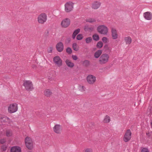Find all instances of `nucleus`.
Segmentation results:
<instances>
[{
	"label": "nucleus",
	"instance_id": "obj_13",
	"mask_svg": "<svg viewBox=\"0 0 152 152\" xmlns=\"http://www.w3.org/2000/svg\"><path fill=\"white\" fill-rule=\"evenodd\" d=\"M143 16L146 20H150L152 19V13L150 12H145L143 14Z\"/></svg>",
	"mask_w": 152,
	"mask_h": 152
},
{
	"label": "nucleus",
	"instance_id": "obj_1",
	"mask_svg": "<svg viewBox=\"0 0 152 152\" xmlns=\"http://www.w3.org/2000/svg\"><path fill=\"white\" fill-rule=\"evenodd\" d=\"M110 58L109 55L106 53L102 54L100 57L99 62L101 64H105L109 61Z\"/></svg>",
	"mask_w": 152,
	"mask_h": 152
},
{
	"label": "nucleus",
	"instance_id": "obj_34",
	"mask_svg": "<svg viewBox=\"0 0 152 152\" xmlns=\"http://www.w3.org/2000/svg\"><path fill=\"white\" fill-rule=\"evenodd\" d=\"M102 41L105 43H106L108 41V39L106 37H103L102 39Z\"/></svg>",
	"mask_w": 152,
	"mask_h": 152
},
{
	"label": "nucleus",
	"instance_id": "obj_32",
	"mask_svg": "<svg viewBox=\"0 0 152 152\" xmlns=\"http://www.w3.org/2000/svg\"><path fill=\"white\" fill-rule=\"evenodd\" d=\"M12 134V132L9 130H7L6 132V135L8 137H10Z\"/></svg>",
	"mask_w": 152,
	"mask_h": 152
},
{
	"label": "nucleus",
	"instance_id": "obj_44",
	"mask_svg": "<svg viewBox=\"0 0 152 152\" xmlns=\"http://www.w3.org/2000/svg\"><path fill=\"white\" fill-rule=\"evenodd\" d=\"M151 128L152 129V122L151 123Z\"/></svg>",
	"mask_w": 152,
	"mask_h": 152
},
{
	"label": "nucleus",
	"instance_id": "obj_8",
	"mask_svg": "<svg viewBox=\"0 0 152 152\" xmlns=\"http://www.w3.org/2000/svg\"><path fill=\"white\" fill-rule=\"evenodd\" d=\"M87 80L88 83L90 84H93L96 81V77L92 75H88L87 77Z\"/></svg>",
	"mask_w": 152,
	"mask_h": 152
},
{
	"label": "nucleus",
	"instance_id": "obj_25",
	"mask_svg": "<svg viewBox=\"0 0 152 152\" xmlns=\"http://www.w3.org/2000/svg\"><path fill=\"white\" fill-rule=\"evenodd\" d=\"M83 152H93V151L91 148H87L84 149Z\"/></svg>",
	"mask_w": 152,
	"mask_h": 152
},
{
	"label": "nucleus",
	"instance_id": "obj_46",
	"mask_svg": "<svg viewBox=\"0 0 152 152\" xmlns=\"http://www.w3.org/2000/svg\"><path fill=\"white\" fill-rule=\"evenodd\" d=\"M107 46V45H105L104 46V47H106V46Z\"/></svg>",
	"mask_w": 152,
	"mask_h": 152
},
{
	"label": "nucleus",
	"instance_id": "obj_28",
	"mask_svg": "<svg viewBox=\"0 0 152 152\" xmlns=\"http://www.w3.org/2000/svg\"><path fill=\"white\" fill-rule=\"evenodd\" d=\"M93 39L96 41L98 40L99 39V35L97 34H95L93 36Z\"/></svg>",
	"mask_w": 152,
	"mask_h": 152
},
{
	"label": "nucleus",
	"instance_id": "obj_45",
	"mask_svg": "<svg viewBox=\"0 0 152 152\" xmlns=\"http://www.w3.org/2000/svg\"><path fill=\"white\" fill-rule=\"evenodd\" d=\"M6 150V148H5L4 149V150Z\"/></svg>",
	"mask_w": 152,
	"mask_h": 152
},
{
	"label": "nucleus",
	"instance_id": "obj_36",
	"mask_svg": "<svg viewBox=\"0 0 152 152\" xmlns=\"http://www.w3.org/2000/svg\"><path fill=\"white\" fill-rule=\"evenodd\" d=\"M53 49V48L52 47H50L48 49V51L49 53H51Z\"/></svg>",
	"mask_w": 152,
	"mask_h": 152
},
{
	"label": "nucleus",
	"instance_id": "obj_19",
	"mask_svg": "<svg viewBox=\"0 0 152 152\" xmlns=\"http://www.w3.org/2000/svg\"><path fill=\"white\" fill-rule=\"evenodd\" d=\"M65 62L67 65L69 67L72 68L74 66V64L68 59L66 60L65 61Z\"/></svg>",
	"mask_w": 152,
	"mask_h": 152
},
{
	"label": "nucleus",
	"instance_id": "obj_7",
	"mask_svg": "<svg viewBox=\"0 0 152 152\" xmlns=\"http://www.w3.org/2000/svg\"><path fill=\"white\" fill-rule=\"evenodd\" d=\"M132 132L130 129H128L126 132L124 137L123 140L125 142H127L129 141L131 138Z\"/></svg>",
	"mask_w": 152,
	"mask_h": 152
},
{
	"label": "nucleus",
	"instance_id": "obj_12",
	"mask_svg": "<svg viewBox=\"0 0 152 152\" xmlns=\"http://www.w3.org/2000/svg\"><path fill=\"white\" fill-rule=\"evenodd\" d=\"M111 32L112 37L114 39H116L118 38V35L116 29L114 28H111Z\"/></svg>",
	"mask_w": 152,
	"mask_h": 152
},
{
	"label": "nucleus",
	"instance_id": "obj_24",
	"mask_svg": "<svg viewBox=\"0 0 152 152\" xmlns=\"http://www.w3.org/2000/svg\"><path fill=\"white\" fill-rule=\"evenodd\" d=\"M72 48L74 50L77 51L79 50V47L77 44L75 43H74L72 45Z\"/></svg>",
	"mask_w": 152,
	"mask_h": 152
},
{
	"label": "nucleus",
	"instance_id": "obj_11",
	"mask_svg": "<svg viewBox=\"0 0 152 152\" xmlns=\"http://www.w3.org/2000/svg\"><path fill=\"white\" fill-rule=\"evenodd\" d=\"M70 24V20L69 18H66L63 20L61 23V25L63 28L68 27Z\"/></svg>",
	"mask_w": 152,
	"mask_h": 152
},
{
	"label": "nucleus",
	"instance_id": "obj_5",
	"mask_svg": "<svg viewBox=\"0 0 152 152\" xmlns=\"http://www.w3.org/2000/svg\"><path fill=\"white\" fill-rule=\"evenodd\" d=\"M47 20V15L45 13H43L39 15L37 18L38 22L40 24H43Z\"/></svg>",
	"mask_w": 152,
	"mask_h": 152
},
{
	"label": "nucleus",
	"instance_id": "obj_26",
	"mask_svg": "<svg viewBox=\"0 0 152 152\" xmlns=\"http://www.w3.org/2000/svg\"><path fill=\"white\" fill-rule=\"evenodd\" d=\"M26 145L28 149L29 150H32L33 148V143H30L28 144H26Z\"/></svg>",
	"mask_w": 152,
	"mask_h": 152
},
{
	"label": "nucleus",
	"instance_id": "obj_35",
	"mask_svg": "<svg viewBox=\"0 0 152 152\" xmlns=\"http://www.w3.org/2000/svg\"><path fill=\"white\" fill-rule=\"evenodd\" d=\"M89 64V61L88 60H85L83 62V64L85 66H87Z\"/></svg>",
	"mask_w": 152,
	"mask_h": 152
},
{
	"label": "nucleus",
	"instance_id": "obj_23",
	"mask_svg": "<svg viewBox=\"0 0 152 152\" xmlns=\"http://www.w3.org/2000/svg\"><path fill=\"white\" fill-rule=\"evenodd\" d=\"M44 95L47 96H49L52 94V92L49 89L45 90L44 92Z\"/></svg>",
	"mask_w": 152,
	"mask_h": 152
},
{
	"label": "nucleus",
	"instance_id": "obj_41",
	"mask_svg": "<svg viewBox=\"0 0 152 152\" xmlns=\"http://www.w3.org/2000/svg\"><path fill=\"white\" fill-rule=\"evenodd\" d=\"M72 58L73 60H76L77 59V57L76 55H72Z\"/></svg>",
	"mask_w": 152,
	"mask_h": 152
},
{
	"label": "nucleus",
	"instance_id": "obj_31",
	"mask_svg": "<svg viewBox=\"0 0 152 152\" xmlns=\"http://www.w3.org/2000/svg\"><path fill=\"white\" fill-rule=\"evenodd\" d=\"M103 46V43L101 42H99L96 45L97 47L99 48H101Z\"/></svg>",
	"mask_w": 152,
	"mask_h": 152
},
{
	"label": "nucleus",
	"instance_id": "obj_2",
	"mask_svg": "<svg viewBox=\"0 0 152 152\" xmlns=\"http://www.w3.org/2000/svg\"><path fill=\"white\" fill-rule=\"evenodd\" d=\"M97 31L100 34L104 35H106L108 34V28L104 25H100L97 27Z\"/></svg>",
	"mask_w": 152,
	"mask_h": 152
},
{
	"label": "nucleus",
	"instance_id": "obj_4",
	"mask_svg": "<svg viewBox=\"0 0 152 152\" xmlns=\"http://www.w3.org/2000/svg\"><path fill=\"white\" fill-rule=\"evenodd\" d=\"M74 3L72 1L66 2L64 4V10L66 12H70L72 11L74 8Z\"/></svg>",
	"mask_w": 152,
	"mask_h": 152
},
{
	"label": "nucleus",
	"instance_id": "obj_10",
	"mask_svg": "<svg viewBox=\"0 0 152 152\" xmlns=\"http://www.w3.org/2000/svg\"><path fill=\"white\" fill-rule=\"evenodd\" d=\"M54 132L57 134H60L62 130L61 126L58 124H56L53 128Z\"/></svg>",
	"mask_w": 152,
	"mask_h": 152
},
{
	"label": "nucleus",
	"instance_id": "obj_14",
	"mask_svg": "<svg viewBox=\"0 0 152 152\" xmlns=\"http://www.w3.org/2000/svg\"><path fill=\"white\" fill-rule=\"evenodd\" d=\"M56 48L59 52H62L64 49V45L61 42L58 43L56 45Z\"/></svg>",
	"mask_w": 152,
	"mask_h": 152
},
{
	"label": "nucleus",
	"instance_id": "obj_22",
	"mask_svg": "<svg viewBox=\"0 0 152 152\" xmlns=\"http://www.w3.org/2000/svg\"><path fill=\"white\" fill-rule=\"evenodd\" d=\"M80 29L79 28H78L75 30L73 32L72 35V38L73 39H74L75 38L76 36L80 32Z\"/></svg>",
	"mask_w": 152,
	"mask_h": 152
},
{
	"label": "nucleus",
	"instance_id": "obj_16",
	"mask_svg": "<svg viewBox=\"0 0 152 152\" xmlns=\"http://www.w3.org/2000/svg\"><path fill=\"white\" fill-rule=\"evenodd\" d=\"M101 6V3L98 1H94L92 4V8L94 9H97L99 8Z\"/></svg>",
	"mask_w": 152,
	"mask_h": 152
},
{
	"label": "nucleus",
	"instance_id": "obj_33",
	"mask_svg": "<svg viewBox=\"0 0 152 152\" xmlns=\"http://www.w3.org/2000/svg\"><path fill=\"white\" fill-rule=\"evenodd\" d=\"M96 21V19L95 18H90L87 20V21L89 23H93L95 22Z\"/></svg>",
	"mask_w": 152,
	"mask_h": 152
},
{
	"label": "nucleus",
	"instance_id": "obj_15",
	"mask_svg": "<svg viewBox=\"0 0 152 152\" xmlns=\"http://www.w3.org/2000/svg\"><path fill=\"white\" fill-rule=\"evenodd\" d=\"M124 40L127 45H129L132 42V39L129 36H126L124 37Z\"/></svg>",
	"mask_w": 152,
	"mask_h": 152
},
{
	"label": "nucleus",
	"instance_id": "obj_29",
	"mask_svg": "<svg viewBox=\"0 0 152 152\" xmlns=\"http://www.w3.org/2000/svg\"><path fill=\"white\" fill-rule=\"evenodd\" d=\"M4 121L5 122H8L9 124L11 123L12 122L11 120L7 117H5L4 118Z\"/></svg>",
	"mask_w": 152,
	"mask_h": 152
},
{
	"label": "nucleus",
	"instance_id": "obj_42",
	"mask_svg": "<svg viewBox=\"0 0 152 152\" xmlns=\"http://www.w3.org/2000/svg\"><path fill=\"white\" fill-rule=\"evenodd\" d=\"M94 27H89V28H88V30L92 31L94 30Z\"/></svg>",
	"mask_w": 152,
	"mask_h": 152
},
{
	"label": "nucleus",
	"instance_id": "obj_43",
	"mask_svg": "<svg viewBox=\"0 0 152 152\" xmlns=\"http://www.w3.org/2000/svg\"><path fill=\"white\" fill-rule=\"evenodd\" d=\"M80 88H82L83 89V91H84L85 90V88L83 86H82L80 87Z\"/></svg>",
	"mask_w": 152,
	"mask_h": 152
},
{
	"label": "nucleus",
	"instance_id": "obj_37",
	"mask_svg": "<svg viewBox=\"0 0 152 152\" xmlns=\"http://www.w3.org/2000/svg\"><path fill=\"white\" fill-rule=\"evenodd\" d=\"M66 51L67 53H68L69 54H70L72 52V50L71 48H68L66 49Z\"/></svg>",
	"mask_w": 152,
	"mask_h": 152
},
{
	"label": "nucleus",
	"instance_id": "obj_40",
	"mask_svg": "<svg viewBox=\"0 0 152 152\" xmlns=\"http://www.w3.org/2000/svg\"><path fill=\"white\" fill-rule=\"evenodd\" d=\"M89 28V27H88V26L87 25H86L84 26V30L86 31H88V30Z\"/></svg>",
	"mask_w": 152,
	"mask_h": 152
},
{
	"label": "nucleus",
	"instance_id": "obj_18",
	"mask_svg": "<svg viewBox=\"0 0 152 152\" xmlns=\"http://www.w3.org/2000/svg\"><path fill=\"white\" fill-rule=\"evenodd\" d=\"M110 118L109 116L108 115H105L103 120V122L105 123H108L110 122Z\"/></svg>",
	"mask_w": 152,
	"mask_h": 152
},
{
	"label": "nucleus",
	"instance_id": "obj_6",
	"mask_svg": "<svg viewBox=\"0 0 152 152\" xmlns=\"http://www.w3.org/2000/svg\"><path fill=\"white\" fill-rule=\"evenodd\" d=\"M23 85L26 89L28 91H31L33 89L32 83L30 80H25Z\"/></svg>",
	"mask_w": 152,
	"mask_h": 152
},
{
	"label": "nucleus",
	"instance_id": "obj_9",
	"mask_svg": "<svg viewBox=\"0 0 152 152\" xmlns=\"http://www.w3.org/2000/svg\"><path fill=\"white\" fill-rule=\"evenodd\" d=\"M53 61L55 64L58 66L60 67L62 66V61L59 56H56L54 57Z\"/></svg>",
	"mask_w": 152,
	"mask_h": 152
},
{
	"label": "nucleus",
	"instance_id": "obj_3",
	"mask_svg": "<svg viewBox=\"0 0 152 152\" xmlns=\"http://www.w3.org/2000/svg\"><path fill=\"white\" fill-rule=\"evenodd\" d=\"M18 110V105L16 103L10 104L8 107V111L9 113H12L16 112Z\"/></svg>",
	"mask_w": 152,
	"mask_h": 152
},
{
	"label": "nucleus",
	"instance_id": "obj_20",
	"mask_svg": "<svg viewBox=\"0 0 152 152\" xmlns=\"http://www.w3.org/2000/svg\"><path fill=\"white\" fill-rule=\"evenodd\" d=\"M25 144H28L30 143H33L31 139L28 137H27L26 138L25 140Z\"/></svg>",
	"mask_w": 152,
	"mask_h": 152
},
{
	"label": "nucleus",
	"instance_id": "obj_17",
	"mask_svg": "<svg viewBox=\"0 0 152 152\" xmlns=\"http://www.w3.org/2000/svg\"><path fill=\"white\" fill-rule=\"evenodd\" d=\"M10 151L11 152H21V149L19 147L14 146L11 148Z\"/></svg>",
	"mask_w": 152,
	"mask_h": 152
},
{
	"label": "nucleus",
	"instance_id": "obj_27",
	"mask_svg": "<svg viewBox=\"0 0 152 152\" xmlns=\"http://www.w3.org/2000/svg\"><path fill=\"white\" fill-rule=\"evenodd\" d=\"M83 37L82 34H79L77 36L76 39L78 40H81L83 39Z\"/></svg>",
	"mask_w": 152,
	"mask_h": 152
},
{
	"label": "nucleus",
	"instance_id": "obj_21",
	"mask_svg": "<svg viewBox=\"0 0 152 152\" xmlns=\"http://www.w3.org/2000/svg\"><path fill=\"white\" fill-rule=\"evenodd\" d=\"M102 53V50H99L96 51L94 54L95 57L96 58H98Z\"/></svg>",
	"mask_w": 152,
	"mask_h": 152
},
{
	"label": "nucleus",
	"instance_id": "obj_30",
	"mask_svg": "<svg viewBox=\"0 0 152 152\" xmlns=\"http://www.w3.org/2000/svg\"><path fill=\"white\" fill-rule=\"evenodd\" d=\"M85 40H86V43H87V44L89 43L90 42H91L92 41V39L91 37H88L86 38V39Z\"/></svg>",
	"mask_w": 152,
	"mask_h": 152
},
{
	"label": "nucleus",
	"instance_id": "obj_38",
	"mask_svg": "<svg viewBox=\"0 0 152 152\" xmlns=\"http://www.w3.org/2000/svg\"><path fill=\"white\" fill-rule=\"evenodd\" d=\"M141 152H149V151L148 149L144 148L142 150Z\"/></svg>",
	"mask_w": 152,
	"mask_h": 152
},
{
	"label": "nucleus",
	"instance_id": "obj_39",
	"mask_svg": "<svg viewBox=\"0 0 152 152\" xmlns=\"http://www.w3.org/2000/svg\"><path fill=\"white\" fill-rule=\"evenodd\" d=\"M6 141V139L4 138L0 140V143L1 144H3Z\"/></svg>",
	"mask_w": 152,
	"mask_h": 152
}]
</instances>
